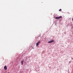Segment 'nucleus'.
<instances>
[{
	"mask_svg": "<svg viewBox=\"0 0 73 73\" xmlns=\"http://www.w3.org/2000/svg\"><path fill=\"white\" fill-rule=\"evenodd\" d=\"M62 17V16H60L58 17H56L55 19H59L60 18H61Z\"/></svg>",
	"mask_w": 73,
	"mask_h": 73,
	"instance_id": "f257e3e1",
	"label": "nucleus"
},
{
	"mask_svg": "<svg viewBox=\"0 0 73 73\" xmlns=\"http://www.w3.org/2000/svg\"><path fill=\"white\" fill-rule=\"evenodd\" d=\"M4 69L5 70H7V67L6 66H5L4 67Z\"/></svg>",
	"mask_w": 73,
	"mask_h": 73,
	"instance_id": "f03ea898",
	"label": "nucleus"
},
{
	"mask_svg": "<svg viewBox=\"0 0 73 73\" xmlns=\"http://www.w3.org/2000/svg\"><path fill=\"white\" fill-rule=\"evenodd\" d=\"M54 41V40H52L50 41H49L48 42V43H52V42H53Z\"/></svg>",
	"mask_w": 73,
	"mask_h": 73,
	"instance_id": "7ed1b4c3",
	"label": "nucleus"
},
{
	"mask_svg": "<svg viewBox=\"0 0 73 73\" xmlns=\"http://www.w3.org/2000/svg\"><path fill=\"white\" fill-rule=\"evenodd\" d=\"M40 42V41H38V42H37L36 44V46H37L38 45V44H39V43Z\"/></svg>",
	"mask_w": 73,
	"mask_h": 73,
	"instance_id": "20e7f679",
	"label": "nucleus"
},
{
	"mask_svg": "<svg viewBox=\"0 0 73 73\" xmlns=\"http://www.w3.org/2000/svg\"><path fill=\"white\" fill-rule=\"evenodd\" d=\"M21 63L22 65H23V64L24 63V60H21Z\"/></svg>",
	"mask_w": 73,
	"mask_h": 73,
	"instance_id": "39448f33",
	"label": "nucleus"
},
{
	"mask_svg": "<svg viewBox=\"0 0 73 73\" xmlns=\"http://www.w3.org/2000/svg\"><path fill=\"white\" fill-rule=\"evenodd\" d=\"M59 11H60V12H61V11H62V10L61 9H59Z\"/></svg>",
	"mask_w": 73,
	"mask_h": 73,
	"instance_id": "423d86ee",
	"label": "nucleus"
},
{
	"mask_svg": "<svg viewBox=\"0 0 73 73\" xmlns=\"http://www.w3.org/2000/svg\"><path fill=\"white\" fill-rule=\"evenodd\" d=\"M72 20L73 21V17L72 18Z\"/></svg>",
	"mask_w": 73,
	"mask_h": 73,
	"instance_id": "0eeeda50",
	"label": "nucleus"
},
{
	"mask_svg": "<svg viewBox=\"0 0 73 73\" xmlns=\"http://www.w3.org/2000/svg\"><path fill=\"white\" fill-rule=\"evenodd\" d=\"M32 48V49H34V48L33 47Z\"/></svg>",
	"mask_w": 73,
	"mask_h": 73,
	"instance_id": "6e6552de",
	"label": "nucleus"
}]
</instances>
